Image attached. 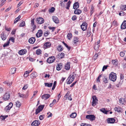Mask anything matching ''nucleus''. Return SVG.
<instances>
[{"mask_svg":"<svg viewBox=\"0 0 126 126\" xmlns=\"http://www.w3.org/2000/svg\"><path fill=\"white\" fill-rule=\"evenodd\" d=\"M95 118V117L93 115H87L86 117V118L89 119L91 121L94 120Z\"/></svg>","mask_w":126,"mask_h":126,"instance_id":"423d86ee","label":"nucleus"},{"mask_svg":"<svg viewBox=\"0 0 126 126\" xmlns=\"http://www.w3.org/2000/svg\"><path fill=\"white\" fill-rule=\"evenodd\" d=\"M99 47V45L96 44L95 43V45L94 47V49L95 50H98Z\"/></svg>","mask_w":126,"mask_h":126,"instance_id":"a19ab883","label":"nucleus"},{"mask_svg":"<svg viewBox=\"0 0 126 126\" xmlns=\"http://www.w3.org/2000/svg\"><path fill=\"white\" fill-rule=\"evenodd\" d=\"M114 110L115 111L118 112H120L121 111V110H120V108L115 107L114 108Z\"/></svg>","mask_w":126,"mask_h":126,"instance_id":"c03bdc74","label":"nucleus"},{"mask_svg":"<svg viewBox=\"0 0 126 126\" xmlns=\"http://www.w3.org/2000/svg\"><path fill=\"white\" fill-rule=\"evenodd\" d=\"M112 63L113 65L115 66L117 65V62L115 60H112Z\"/></svg>","mask_w":126,"mask_h":126,"instance_id":"e433bc0d","label":"nucleus"},{"mask_svg":"<svg viewBox=\"0 0 126 126\" xmlns=\"http://www.w3.org/2000/svg\"><path fill=\"white\" fill-rule=\"evenodd\" d=\"M63 43L64 44V45L69 50L70 49V47L68 46V45L65 43L64 42H63Z\"/></svg>","mask_w":126,"mask_h":126,"instance_id":"864d4df0","label":"nucleus"},{"mask_svg":"<svg viewBox=\"0 0 126 126\" xmlns=\"http://www.w3.org/2000/svg\"><path fill=\"white\" fill-rule=\"evenodd\" d=\"M10 97V93L9 92H7L4 95L3 98L4 100H8Z\"/></svg>","mask_w":126,"mask_h":126,"instance_id":"6e6552de","label":"nucleus"},{"mask_svg":"<svg viewBox=\"0 0 126 126\" xmlns=\"http://www.w3.org/2000/svg\"><path fill=\"white\" fill-rule=\"evenodd\" d=\"M50 94H45L42 95L41 98L45 100L48 99L50 97Z\"/></svg>","mask_w":126,"mask_h":126,"instance_id":"9b49d317","label":"nucleus"},{"mask_svg":"<svg viewBox=\"0 0 126 126\" xmlns=\"http://www.w3.org/2000/svg\"><path fill=\"white\" fill-rule=\"evenodd\" d=\"M74 12L76 14L79 15L81 13V11L79 9H77L74 11Z\"/></svg>","mask_w":126,"mask_h":126,"instance_id":"c85d7f7f","label":"nucleus"},{"mask_svg":"<svg viewBox=\"0 0 126 126\" xmlns=\"http://www.w3.org/2000/svg\"><path fill=\"white\" fill-rule=\"evenodd\" d=\"M43 34V32L42 30H39L36 34V36L37 37H39L42 36Z\"/></svg>","mask_w":126,"mask_h":126,"instance_id":"ddd939ff","label":"nucleus"},{"mask_svg":"<svg viewBox=\"0 0 126 126\" xmlns=\"http://www.w3.org/2000/svg\"><path fill=\"white\" fill-rule=\"evenodd\" d=\"M121 8L123 10H126V5H122L121 6Z\"/></svg>","mask_w":126,"mask_h":126,"instance_id":"ea45409f","label":"nucleus"},{"mask_svg":"<svg viewBox=\"0 0 126 126\" xmlns=\"http://www.w3.org/2000/svg\"><path fill=\"white\" fill-rule=\"evenodd\" d=\"M107 121L109 123H113L115 121V119L112 118H108Z\"/></svg>","mask_w":126,"mask_h":126,"instance_id":"f3484780","label":"nucleus"},{"mask_svg":"<svg viewBox=\"0 0 126 126\" xmlns=\"http://www.w3.org/2000/svg\"><path fill=\"white\" fill-rule=\"evenodd\" d=\"M44 115H42L40 116L39 117V119L40 120H43L44 118Z\"/></svg>","mask_w":126,"mask_h":126,"instance_id":"13d9d810","label":"nucleus"},{"mask_svg":"<svg viewBox=\"0 0 126 126\" xmlns=\"http://www.w3.org/2000/svg\"><path fill=\"white\" fill-rule=\"evenodd\" d=\"M107 78L106 76H104L103 78V80L105 83H107L108 82V81L107 80Z\"/></svg>","mask_w":126,"mask_h":126,"instance_id":"f704fd0d","label":"nucleus"},{"mask_svg":"<svg viewBox=\"0 0 126 126\" xmlns=\"http://www.w3.org/2000/svg\"><path fill=\"white\" fill-rule=\"evenodd\" d=\"M29 73L27 71H25L24 73V76L26 78L29 76Z\"/></svg>","mask_w":126,"mask_h":126,"instance_id":"72a5a7b5","label":"nucleus"},{"mask_svg":"<svg viewBox=\"0 0 126 126\" xmlns=\"http://www.w3.org/2000/svg\"><path fill=\"white\" fill-rule=\"evenodd\" d=\"M72 19L73 20H75L77 19V17L75 15L73 16L72 18Z\"/></svg>","mask_w":126,"mask_h":126,"instance_id":"69168bd1","label":"nucleus"},{"mask_svg":"<svg viewBox=\"0 0 126 126\" xmlns=\"http://www.w3.org/2000/svg\"><path fill=\"white\" fill-rule=\"evenodd\" d=\"M57 49L59 51H62L63 50V48H62L61 45H59L57 48Z\"/></svg>","mask_w":126,"mask_h":126,"instance_id":"58836bf2","label":"nucleus"},{"mask_svg":"<svg viewBox=\"0 0 126 126\" xmlns=\"http://www.w3.org/2000/svg\"><path fill=\"white\" fill-rule=\"evenodd\" d=\"M15 38L14 37H10L8 40H9V41H10V40H11L14 43L15 42Z\"/></svg>","mask_w":126,"mask_h":126,"instance_id":"8fccbe9b","label":"nucleus"},{"mask_svg":"<svg viewBox=\"0 0 126 126\" xmlns=\"http://www.w3.org/2000/svg\"><path fill=\"white\" fill-rule=\"evenodd\" d=\"M71 75L70 78H72V79H73L74 80L75 78L76 77V74H74V73H73V74L71 75Z\"/></svg>","mask_w":126,"mask_h":126,"instance_id":"de8ad7c7","label":"nucleus"},{"mask_svg":"<svg viewBox=\"0 0 126 126\" xmlns=\"http://www.w3.org/2000/svg\"><path fill=\"white\" fill-rule=\"evenodd\" d=\"M55 59L54 56H51L48 58L47 60V62L49 63H51L54 62Z\"/></svg>","mask_w":126,"mask_h":126,"instance_id":"7ed1b4c3","label":"nucleus"},{"mask_svg":"<svg viewBox=\"0 0 126 126\" xmlns=\"http://www.w3.org/2000/svg\"><path fill=\"white\" fill-rule=\"evenodd\" d=\"M25 25V22L23 21L21 22L19 26L20 27H22L24 26Z\"/></svg>","mask_w":126,"mask_h":126,"instance_id":"79ce46f5","label":"nucleus"},{"mask_svg":"<svg viewBox=\"0 0 126 126\" xmlns=\"http://www.w3.org/2000/svg\"><path fill=\"white\" fill-rule=\"evenodd\" d=\"M48 34V33L47 31L45 32L44 33V35L46 37L47 36Z\"/></svg>","mask_w":126,"mask_h":126,"instance_id":"0e129e2a","label":"nucleus"},{"mask_svg":"<svg viewBox=\"0 0 126 126\" xmlns=\"http://www.w3.org/2000/svg\"><path fill=\"white\" fill-rule=\"evenodd\" d=\"M87 24L85 22H83L81 26V29L83 31L86 30L87 29Z\"/></svg>","mask_w":126,"mask_h":126,"instance_id":"39448f33","label":"nucleus"},{"mask_svg":"<svg viewBox=\"0 0 126 126\" xmlns=\"http://www.w3.org/2000/svg\"><path fill=\"white\" fill-rule=\"evenodd\" d=\"M39 120H35L33 121L32 123V126H38L40 124Z\"/></svg>","mask_w":126,"mask_h":126,"instance_id":"9d476101","label":"nucleus"},{"mask_svg":"<svg viewBox=\"0 0 126 126\" xmlns=\"http://www.w3.org/2000/svg\"><path fill=\"white\" fill-rule=\"evenodd\" d=\"M13 106V104L11 102L8 105L5 107L4 110L7 112L8 110H10L12 107Z\"/></svg>","mask_w":126,"mask_h":126,"instance_id":"0eeeda50","label":"nucleus"},{"mask_svg":"<svg viewBox=\"0 0 126 126\" xmlns=\"http://www.w3.org/2000/svg\"><path fill=\"white\" fill-rule=\"evenodd\" d=\"M41 52V50L40 49H38L36 51V53L37 55L40 54Z\"/></svg>","mask_w":126,"mask_h":126,"instance_id":"603ef678","label":"nucleus"},{"mask_svg":"<svg viewBox=\"0 0 126 126\" xmlns=\"http://www.w3.org/2000/svg\"><path fill=\"white\" fill-rule=\"evenodd\" d=\"M79 7V3L78 2L75 3L73 5V8L74 9H78Z\"/></svg>","mask_w":126,"mask_h":126,"instance_id":"4be33fe9","label":"nucleus"},{"mask_svg":"<svg viewBox=\"0 0 126 126\" xmlns=\"http://www.w3.org/2000/svg\"><path fill=\"white\" fill-rule=\"evenodd\" d=\"M121 29H125L126 28V20L124 21L121 26Z\"/></svg>","mask_w":126,"mask_h":126,"instance_id":"dca6fc26","label":"nucleus"},{"mask_svg":"<svg viewBox=\"0 0 126 126\" xmlns=\"http://www.w3.org/2000/svg\"><path fill=\"white\" fill-rule=\"evenodd\" d=\"M125 54L124 52H121L120 53V55L122 57H123Z\"/></svg>","mask_w":126,"mask_h":126,"instance_id":"680f3d73","label":"nucleus"},{"mask_svg":"<svg viewBox=\"0 0 126 126\" xmlns=\"http://www.w3.org/2000/svg\"><path fill=\"white\" fill-rule=\"evenodd\" d=\"M94 11V7L92 5L90 10V14L91 15H92Z\"/></svg>","mask_w":126,"mask_h":126,"instance_id":"a878e982","label":"nucleus"},{"mask_svg":"<svg viewBox=\"0 0 126 126\" xmlns=\"http://www.w3.org/2000/svg\"><path fill=\"white\" fill-rule=\"evenodd\" d=\"M45 86L47 87H51L53 84L52 83H47L46 82L44 83Z\"/></svg>","mask_w":126,"mask_h":126,"instance_id":"5701e85b","label":"nucleus"},{"mask_svg":"<svg viewBox=\"0 0 126 126\" xmlns=\"http://www.w3.org/2000/svg\"><path fill=\"white\" fill-rule=\"evenodd\" d=\"M92 99L93 101L92 103V105L94 106L96 105L97 102L98 101V100L97 99V98L95 96H93Z\"/></svg>","mask_w":126,"mask_h":126,"instance_id":"20e7f679","label":"nucleus"},{"mask_svg":"<svg viewBox=\"0 0 126 126\" xmlns=\"http://www.w3.org/2000/svg\"><path fill=\"white\" fill-rule=\"evenodd\" d=\"M52 19L53 21L56 23L58 24L59 22V19L56 16H53L52 17Z\"/></svg>","mask_w":126,"mask_h":126,"instance_id":"f8f14e48","label":"nucleus"},{"mask_svg":"<svg viewBox=\"0 0 126 126\" xmlns=\"http://www.w3.org/2000/svg\"><path fill=\"white\" fill-rule=\"evenodd\" d=\"M36 73L35 72H33L30 75V78H33L34 77H35Z\"/></svg>","mask_w":126,"mask_h":126,"instance_id":"473e14b6","label":"nucleus"},{"mask_svg":"<svg viewBox=\"0 0 126 126\" xmlns=\"http://www.w3.org/2000/svg\"><path fill=\"white\" fill-rule=\"evenodd\" d=\"M23 2V0L21 1L18 3L17 5V7H19L21 4H22Z\"/></svg>","mask_w":126,"mask_h":126,"instance_id":"774afa93","label":"nucleus"},{"mask_svg":"<svg viewBox=\"0 0 126 126\" xmlns=\"http://www.w3.org/2000/svg\"><path fill=\"white\" fill-rule=\"evenodd\" d=\"M5 83L7 85L10 86L12 84L11 83L7 81H5Z\"/></svg>","mask_w":126,"mask_h":126,"instance_id":"338daca9","label":"nucleus"},{"mask_svg":"<svg viewBox=\"0 0 126 126\" xmlns=\"http://www.w3.org/2000/svg\"><path fill=\"white\" fill-rule=\"evenodd\" d=\"M72 35L71 33H68L67 35V38L69 39H70L71 38Z\"/></svg>","mask_w":126,"mask_h":126,"instance_id":"a18cd8bd","label":"nucleus"},{"mask_svg":"<svg viewBox=\"0 0 126 126\" xmlns=\"http://www.w3.org/2000/svg\"><path fill=\"white\" fill-rule=\"evenodd\" d=\"M35 40V38L32 37L30 38L29 40V42L31 44H33Z\"/></svg>","mask_w":126,"mask_h":126,"instance_id":"a211bd4d","label":"nucleus"},{"mask_svg":"<svg viewBox=\"0 0 126 126\" xmlns=\"http://www.w3.org/2000/svg\"><path fill=\"white\" fill-rule=\"evenodd\" d=\"M119 101L120 103L122 104H123L124 103V99L123 100L122 98H120L119 100Z\"/></svg>","mask_w":126,"mask_h":126,"instance_id":"3c124183","label":"nucleus"},{"mask_svg":"<svg viewBox=\"0 0 126 126\" xmlns=\"http://www.w3.org/2000/svg\"><path fill=\"white\" fill-rule=\"evenodd\" d=\"M71 3V1L70 0H69L67 3V4H66L67 6L66 7V8L68 10L69 9V8L70 6Z\"/></svg>","mask_w":126,"mask_h":126,"instance_id":"7c9ffc66","label":"nucleus"},{"mask_svg":"<svg viewBox=\"0 0 126 126\" xmlns=\"http://www.w3.org/2000/svg\"><path fill=\"white\" fill-rule=\"evenodd\" d=\"M51 45V43L50 42H47L44 44V47L46 48H49Z\"/></svg>","mask_w":126,"mask_h":126,"instance_id":"aec40b11","label":"nucleus"},{"mask_svg":"<svg viewBox=\"0 0 126 126\" xmlns=\"http://www.w3.org/2000/svg\"><path fill=\"white\" fill-rule=\"evenodd\" d=\"M36 22L38 23L41 24L44 23V21L43 18L40 17L37 18Z\"/></svg>","mask_w":126,"mask_h":126,"instance_id":"1a4fd4ad","label":"nucleus"},{"mask_svg":"<svg viewBox=\"0 0 126 126\" xmlns=\"http://www.w3.org/2000/svg\"><path fill=\"white\" fill-rule=\"evenodd\" d=\"M79 41V39L78 37H76L74 38L73 42L74 44H77Z\"/></svg>","mask_w":126,"mask_h":126,"instance_id":"c756f323","label":"nucleus"},{"mask_svg":"<svg viewBox=\"0 0 126 126\" xmlns=\"http://www.w3.org/2000/svg\"><path fill=\"white\" fill-rule=\"evenodd\" d=\"M16 70V68L15 67L11 68L10 70V73L12 74H14L15 73Z\"/></svg>","mask_w":126,"mask_h":126,"instance_id":"412c9836","label":"nucleus"},{"mask_svg":"<svg viewBox=\"0 0 126 126\" xmlns=\"http://www.w3.org/2000/svg\"><path fill=\"white\" fill-rule=\"evenodd\" d=\"M10 42L9 40L7 41V42L5 43L4 45H3V46L4 47H7L10 43Z\"/></svg>","mask_w":126,"mask_h":126,"instance_id":"4c0bfd02","label":"nucleus"},{"mask_svg":"<svg viewBox=\"0 0 126 126\" xmlns=\"http://www.w3.org/2000/svg\"><path fill=\"white\" fill-rule=\"evenodd\" d=\"M49 28L50 30H51L52 32H53L55 30V27H49Z\"/></svg>","mask_w":126,"mask_h":126,"instance_id":"e2e57ef3","label":"nucleus"},{"mask_svg":"<svg viewBox=\"0 0 126 126\" xmlns=\"http://www.w3.org/2000/svg\"><path fill=\"white\" fill-rule=\"evenodd\" d=\"M64 54L63 52L59 54L57 56V58L59 59H61L64 58Z\"/></svg>","mask_w":126,"mask_h":126,"instance_id":"4468645a","label":"nucleus"},{"mask_svg":"<svg viewBox=\"0 0 126 126\" xmlns=\"http://www.w3.org/2000/svg\"><path fill=\"white\" fill-rule=\"evenodd\" d=\"M55 10V9L53 7H52L49 10V11L51 13H52L54 12Z\"/></svg>","mask_w":126,"mask_h":126,"instance_id":"09e8293b","label":"nucleus"},{"mask_svg":"<svg viewBox=\"0 0 126 126\" xmlns=\"http://www.w3.org/2000/svg\"><path fill=\"white\" fill-rule=\"evenodd\" d=\"M62 65L61 63L58 64L57 66V70H60L62 68Z\"/></svg>","mask_w":126,"mask_h":126,"instance_id":"b1692460","label":"nucleus"},{"mask_svg":"<svg viewBox=\"0 0 126 126\" xmlns=\"http://www.w3.org/2000/svg\"><path fill=\"white\" fill-rule=\"evenodd\" d=\"M117 78L116 74L113 72H112L110 74L109 79L110 80L115 81H116Z\"/></svg>","mask_w":126,"mask_h":126,"instance_id":"f257e3e1","label":"nucleus"},{"mask_svg":"<svg viewBox=\"0 0 126 126\" xmlns=\"http://www.w3.org/2000/svg\"><path fill=\"white\" fill-rule=\"evenodd\" d=\"M16 106L17 107L19 108L20 107L21 105V104L20 102L19 101H17L16 102Z\"/></svg>","mask_w":126,"mask_h":126,"instance_id":"c9c22d12","label":"nucleus"},{"mask_svg":"<svg viewBox=\"0 0 126 126\" xmlns=\"http://www.w3.org/2000/svg\"><path fill=\"white\" fill-rule=\"evenodd\" d=\"M70 63L69 62L67 63L65 66V68L67 70H68L69 69Z\"/></svg>","mask_w":126,"mask_h":126,"instance_id":"6ab92c4d","label":"nucleus"},{"mask_svg":"<svg viewBox=\"0 0 126 126\" xmlns=\"http://www.w3.org/2000/svg\"><path fill=\"white\" fill-rule=\"evenodd\" d=\"M98 55L97 54H96L94 55V56L93 57V59L94 60H95L97 58H98Z\"/></svg>","mask_w":126,"mask_h":126,"instance_id":"49530a36","label":"nucleus"},{"mask_svg":"<svg viewBox=\"0 0 126 126\" xmlns=\"http://www.w3.org/2000/svg\"><path fill=\"white\" fill-rule=\"evenodd\" d=\"M26 52L25 50L23 49H21L19 50L18 52V53L21 55H24L25 54Z\"/></svg>","mask_w":126,"mask_h":126,"instance_id":"bb28decb","label":"nucleus"},{"mask_svg":"<svg viewBox=\"0 0 126 126\" xmlns=\"http://www.w3.org/2000/svg\"><path fill=\"white\" fill-rule=\"evenodd\" d=\"M101 75H99L97 79V81L98 82H100V80L99 79L101 78Z\"/></svg>","mask_w":126,"mask_h":126,"instance_id":"052dcab7","label":"nucleus"},{"mask_svg":"<svg viewBox=\"0 0 126 126\" xmlns=\"http://www.w3.org/2000/svg\"><path fill=\"white\" fill-rule=\"evenodd\" d=\"M19 96L20 97L24 98V97H25V95L24 94H23L19 93Z\"/></svg>","mask_w":126,"mask_h":126,"instance_id":"bf43d9fd","label":"nucleus"},{"mask_svg":"<svg viewBox=\"0 0 126 126\" xmlns=\"http://www.w3.org/2000/svg\"><path fill=\"white\" fill-rule=\"evenodd\" d=\"M77 115V114L75 113H72L70 115V116L72 118H75Z\"/></svg>","mask_w":126,"mask_h":126,"instance_id":"2f4dec72","label":"nucleus"},{"mask_svg":"<svg viewBox=\"0 0 126 126\" xmlns=\"http://www.w3.org/2000/svg\"><path fill=\"white\" fill-rule=\"evenodd\" d=\"M56 83H57V82L56 81H55L53 83V86L52 88V90H53L55 89V88L56 86Z\"/></svg>","mask_w":126,"mask_h":126,"instance_id":"37998d69","label":"nucleus"},{"mask_svg":"<svg viewBox=\"0 0 126 126\" xmlns=\"http://www.w3.org/2000/svg\"><path fill=\"white\" fill-rule=\"evenodd\" d=\"M60 2V6L63 7L65 6V4L64 3H63V1H61Z\"/></svg>","mask_w":126,"mask_h":126,"instance_id":"6e6d98bb","label":"nucleus"},{"mask_svg":"<svg viewBox=\"0 0 126 126\" xmlns=\"http://www.w3.org/2000/svg\"><path fill=\"white\" fill-rule=\"evenodd\" d=\"M71 75H70L68 78L67 80V83L68 84H71L73 81L74 80V79L71 78H70Z\"/></svg>","mask_w":126,"mask_h":126,"instance_id":"2eb2a0df","label":"nucleus"},{"mask_svg":"<svg viewBox=\"0 0 126 126\" xmlns=\"http://www.w3.org/2000/svg\"><path fill=\"white\" fill-rule=\"evenodd\" d=\"M1 35L2 39V40H4L6 39V35L4 34L3 32H2Z\"/></svg>","mask_w":126,"mask_h":126,"instance_id":"393cba45","label":"nucleus"},{"mask_svg":"<svg viewBox=\"0 0 126 126\" xmlns=\"http://www.w3.org/2000/svg\"><path fill=\"white\" fill-rule=\"evenodd\" d=\"M47 114L48 115L47 116V118H49L50 117H51L52 115V114L50 112H48L47 113Z\"/></svg>","mask_w":126,"mask_h":126,"instance_id":"5fc2aeb1","label":"nucleus"},{"mask_svg":"<svg viewBox=\"0 0 126 126\" xmlns=\"http://www.w3.org/2000/svg\"><path fill=\"white\" fill-rule=\"evenodd\" d=\"M28 84H25L24 85L22 88V89L25 90L28 87Z\"/></svg>","mask_w":126,"mask_h":126,"instance_id":"4d7b16f0","label":"nucleus"},{"mask_svg":"<svg viewBox=\"0 0 126 126\" xmlns=\"http://www.w3.org/2000/svg\"><path fill=\"white\" fill-rule=\"evenodd\" d=\"M100 110L103 113L105 114H107L108 113V112L109 110H105V108H103L100 109Z\"/></svg>","mask_w":126,"mask_h":126,"instance_id":"cd10ccee","label":"nucleus"},{"mask_svg":"<svg viewBox=\"0 0 126 126\" xmlns=\"http://www.w3.org/2000/svg\"><path fill=\"white\" fill-rule=\"evenodd\" d=\"M44 105H41L39 106L36 110L35 114H37L41 111L44 108Z\"/></svg>","mask_w":126,"mask_h":126,"instance_id":"f03ea898","label":"nucleus"}]
</instances>
